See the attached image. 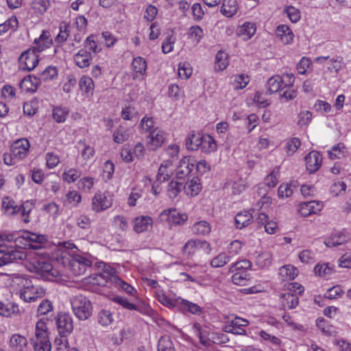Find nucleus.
Instances as JSON below:
<instances>
[{"mask_svg": "<svg viewBox=\"0 0 351 351\" xmlns=\"http://www.w3.org/2000/svg\"><path fill=\"white\" fill-rule=\"evenodd\" d=\"M34 351H51V344L49 339V335L46 323L40 319L35 327L34 336L30 339Z\"/></svg>", "mask_w": 351, "mask_h": 351, "instance_id": "f257e3e1", "label": "nucleus"}, {"mask_svg": "<svg viewBox=\"0 0 351 351\" xmlns=\"http://www.w3.org/2000/svg\"><path fill=\"white\" fill-rule=\"evenodd\" d=\"M20 284L22 286L20 297L26 302H34L45 294V290L43 287L35 286L29 279L22 278Z\"/></svg>", "mask_w": 351, "mask_h": 351, "instance_id": "f03ea898", "label": "nucleus"}, {"mask_svg": "<svg viewBox=\"0 0 351 351\" xmlns=\"http://www.w3.org/2000/svg\"><path fill=\"white\" fill-rule=\"evenodd\" d=\"M72 310L75 316L81 320L87 319L92 315V305L84 295H78L71 300Z\"/></svg>", "mask_w": 351, "mask_h": 351, "instance_id": "7ed1b4c3", "label": "nucleus"}, {"mask_svg": "<svg viewBox=\"0 0 351 351\" xmlns=\"http://www.w3.org/2000/svg\"><path fill=\"white\" fill-rule=\"evenodd\" d=\"M26 258L24 251L16 249L15 246L10 247L0 246V267L12 263L14 261L23 260Z\"/></svg>", "mask_w": 351, "mask_h": 351, "instance_id": "20e7f679", "label": "nucleus"}, {"mask_svg": "<svg viewBox=\"0 0 351 351\" xmlns=\"http://www.w3.org/2000/svg\"><path fill=\"white\" fill-rule=\"evenodd\" d=\"M19 61L23 69L30 71L37 66L39 62L38 53L32 48L29 49L21 54Z\"/></svg>", "mask_w": 351, "mask_h": 351, "instance_id": "39448f33", "label": "nucleus"}, {"mask_svg": "<svg viewBox=\"0 0 351 351\" xmlns=\"http://www.w3.org/2000/svg\"><path fill=\"white\" fill-rule=\"evenodd\" d=\"M56 326L60 335L68 336L73 330L71 316L66 313H59L56 317Z\"/></svg>", "mask_w": 351, "mask_h": 351, "instance_id": "423d86ee", "label": "nucleus"}, {"mask_svg": "<svg viewBox=\"0 0 351 351\" xmlns=\"http://www.w3.org/2000/svg\"><path fill=\"white\" fill-rule=\"evenodd\" d=\"M91 265V261L79 254L73 256L70 261L71 269L75 276L84 274Z\"/></svg>", "mask_w": 351, "mask_h": 351, "instance_id": "0eeeda50", "label": "nucleus"}, {"mask_svg": "<svg viewBox=\"0 0 351 351\" xmlns=\"http://www.w3.org/2000/svg\"><path fill=\"white\" fill-rule=\"evenodd\" d=\"M30 143L26 138H21L15 141L10 147V152L14 158L19 160L25 158L29 152Z\"/></svg>", "mask_w": 351, "mask_h": 351, "instance_id": "6e6552de", "label": "nucleus"}, {"mask_svg": "<svg viewBox=\"0 0 351 351\" xmlns=\"http://www.w3.org/2000/svg\"><path fill=\"white\" fill-rule=\"evenodd\" d=\"M195 167V160L190 157H184L176 168V178L183 180L187 177Z\"/></svg>", "mask_w": 351, "mask_h": 351, "instance_id": "1a4fd4ad", "label": "nucleus"}, {"mask_svg": "<svg viewBox=\"0 0 351 351\" xmlns=\"http://www.w3.org/2000/svg\"><path fill=\"white\" fill-rule=\"evenodd\" d=\"M112 206V199L104 193H97L92 201L93 210L96 212L103 211Z\"/></svg>", "mask_w": 351, "mask_h": 351, "instance_id": "9d476101", "label": "nucleus"}, {"mask_svg": "<svg viewBox=\"0 0 351 351\" xmlns=\"http://www.w3.org/2000/svg\"><path fill=\"white\" fill-rule=\"evenodd\" d=\"M149 138V141L147 143L149 149L156 150L165 143L166 138L165 132L159 129H154L150 132Z\"/></svg>", "mask_w": 351, "mask_h": 351, "instance_id": "9b49d317", "label": "nucleus"}, {"mask_svg": "<svg viewBox=\"0 0 351 351\" xmlns=\"http://www.w3.org/2000/svg\"><path fill=\"white\" fill-rule=\"evenodd\" d=\"M34 269L36 273L48 280H51L56 275V271L53 269L51 264L49 262L37 261Z\"/></svg>", "mask_w": 351, "mask_h": 351, "instance_id": "f8f14e48", "label": "nucleus"}, {"mask_svg": "<svg viewBox=\"0 0 351 351\" xmlns=\"http://www.w3.org/2000/svg\"><path fill=\"white\" fill-rule=\"evenodd\" d=\"M305 161L309 173H313L317 171L321 167L322 157L319 152L313 151L305 157Z\"/></svg>", "mask_w": 351, "mask_h": 351, "instance_id": "ddd939ff", "label": "nucleus"}, {"mask_svg": "<svg viewBox=\"0 0 351 351\" xmlns=\"http://www.w3.org/2000/svg\"><path fill=\"white\" fill-rule=\"evenodd\" d=\"M134 230L137 233L147 232L152 228L153 219L149 216L136 217L134 221Z\"/></svg>", "mask_w": 351, "mask_h": 351, "instance_id": "4468645a", "label": "nucleus"}, {"mask_svg": "<svg viewBox=\"0 0 351 351\" xmlns=\"http://www.w3.org/2000/svg\"><path fill=\"white\" fill-rule=\"evenodd\" d=\"M350 240V237L344 232L337 231L327 238L324 243L328 247H337L346 243Z\"/></svg>", "mask_w": 351, "mask_h": 351, "instance_id": "2eb2a0df", "label": "nucleus"}, {"mask_svg": "<svg viewBox=\"0 0 351 351\" xmlns=\"http://www.w3.org/2000/svg\"><path fill=\"white\" fill-rule=\"evenodd\" d=\"M322 205L315 201L303 202L300 205L298 213L302 217H308L320 211Z\"/></svg>", "mask_w": 351, "mask_h": 351, "instance_id": "dca6fc26", "label": "nucleus"}, {"mask_svg": "<svg viewBox=\"0 0 351 351\" xmlns=\"http://www.w3.org/2000/svg\"><path fill=\"white\" fill-rule=\"evenodd\" d=\"M23 238L28 242V245L30 248L34 250H38L41 248L42 244L46 241L45 237L41 234H37L29 232L24 233Z\"/></svg>", "mask_w": 351, "mask_h": 351, "instance_id": "f3484780", "label": "nucleus"}, {"mask_svg": "<svg viewBox=\"0 0 351 351\" xmlns=\"http://www.w3.org/2000/svg\"><path fill=\"white\" fill-rule=\"evenodd\" d=\"M52 44V40L49 38V32L43 31L39 38H36L34 42V46L32 48L36 52L39 53L49 48Z\"/></svg>", "mask_w": 351, "mask_h": 351, "instance_id": "a211bd4d", "label": "nucleus"}, {"mask_svg": "<svg viewBox=\"0 0 351 351\" xmlns=\"http://www.w3.org/2000/svg\"><path fill=\"white\" fill-rule=\"evenodd\" d=\"M73 60L78 67L84 69L90 64L92 54L90 51H88L84 49H82L74 55Z\"/></svg>", "mask_w": 351, "mask_h": 351, "instance_id": "6ab92c4d", "label": "nucleus"}, {"mask_svg": "<svg viewBox=\"0 0 351 351\" xmlns=\"http://www.w3.org/2000/svg\"><path fill=\"white\" fill-rule=\"evenodd\" d=\"M160 215L161 216H167V219L171 221L173 223L177 225L183 224L188 219L186 214H182L175 208L165 210Z\"/></svg>", "mask_w": 351, "mask_h": 351, "instance_id": "aec40b11", "label": "nucleus"}, {"mask_svg": "<svg viewBox=\"0 0 351 351\" xmlns=\"http://www.w3.org/2000/svg\"><path fill=\"white\" fill-rule=\"evenodd\" d=\"M276 35L284 45L291 43L294 36L289 27L286 25H278L276 29Z\"/></svg>", "mask_w": 351, "mask_h": 351, "instance_id": "412c9836", "label": "nucleus"}, {"mask_svg": "<svg viewBox=\"0 0 351 351\" xmlns=\"http://www.w3.org/2000/svg\"><path fill=\"white\" fill-rule=\"evenodd\" d=\"M9 343L14 351H25L27 346V340L21 335L14 334L10 337Z\"/></svg>", "mask_w": 351, "mask_h": 351, "instance_id": "4be33fe9", "label": "nucleus"}, {"mask_svg": "<svg viewBox=\"0 0 351 351\" xmlns=\"http://www.w3.org/2000/svg\"><path fill=\"white\" fill-rule=\"evenodd\" d=\"M256 31V27L254 23L245 22L241 26L238 27L237 34L244 40H247L254 35Z\"/></svg>", "mask_w": 351, "mask_h": 351, "instance_id": "5701e85b", "label": "nucleus"}, {"mask_svg": "<svg viewBox=\"0 0 351 351\" xmlns=\"http://www.w3.org/2000/svg\"><path fill=\"white\" fill-rule=\"evenodd\" d=\"M58 76V70L56 67L49 66L44 71H43L38 77H34L36 86H39L41 81L52 80Z\"/></svg>", "mask_w": 351, "mask_h": 351, "instance_id": "b1692460", "label": "nucleus"}, {"mask_svg": "<svg viewBox=\"0 0 351 351\" xmlns=\"http://www.w3.org/2000/svg\"><path fill=\"white\" fill-rule=\"evenodd\" d=\"M267 92L269 94H274L278 91H282L283 88V78L280 75H274L267 80Z\"/></svg>", "mask_w": 351, "mask_h": 351, "instance_id": "393cba45", "label": "nucleus"}, {"mask_svg": "<svg viewBox=\"0 0 351 351\" xmlns=\"http://www.w3.org/2000/svg\"><path fill=\"white\" fill-rule=\"evenodd\" d=\"M238 11V4L236 0H223L220 12L226 17H232Z\"/></svg>", "mask_w": 351, "mask_h": 351, "instance_id": "a878e982", "label": "nucleus"}, {"mask_svg": "<svg viewBox=\"0 0 351 351\" xmlns=\"http://www.w3.org/2000/svg\"><path fill=\"white\" fill-rule=\"evenodd\" d=\"M298 274L297 268L291 265L282 266L279 269V278L282 281L293 280Z\"/></svg>", "mask_w": 351, "mask_h": 351, "instance_id": "bb28decb", "label": "nucleus"}, {"mask_svg": "<svg viewBox=\"0 0 351 351\" xmlns=\"http://www.w3.org/2000/svg\"><path fill=\"white\" fill-rule=\"evenodd\" d=\"M172 166V161L165 160L160 166L156 176L158 182H164L167 180L171 174V170L168 169Z\"/></svg>", "mask_w": 351, "mask_h": 351, "instance_id": "cd10ccee", "label": "nucleus"}, {"mask_svg": "<svg viewBox=\"0 0 351 351\" xmlns=\"http://www.w3.org/2000/svg\"><path fill=\"white\" fill-rule=\"evenodd\" d=\"M202 135L200 133H191L186 139V146L189 150L195 151L200 148Z\"/></svg>", "mask_w": 351, "mask_h": 351, "instance_id": "c85d7f7f", "label": "nucleus"}, {"mask_svg": "<svg viewBox=\"0 0 351 351\" xmlns=\"http://www.w3.org/2000/svg\"><path fill=\"white\" fill-rule=\"evenodd\" d=\"M184 182L181 181H171L167 187V195L171 199L176 198L184 190Z\"/></svg>", "mask_w": 351, "mask_h": 351, "instance_id": "c756f323", "label": "nucleus"}, {"mask_svg": "<svg viewBox=\"0 0 351 351\" xmlns=\"http://www.w3.org/2000/svg\"><path fill=\"white\" fill-rule=\"evenodd\" d=\"M201 141L200 148L203 152L210 153L216 150L217 144L215 139L210 135L203 134Z\"/></svg>", "mask_w": 351, "mask_h": 351, "instance_id": "7c9ffc66", "label": "nucleus"}, {"mask_svg": "<svg viewBox=\"0 0 351 351\" xmlns=\"http://www.w3.org/2000/svg\"><path fill=\"white\" fill-rule=\"evenodd\" d=\"M282 305L285 308L293 309L295 308L299 303V298L293 293H285L282 295Z\"/></svg>", "mask_w": 351, "mask_h": 351, "instance_id": "2f4dec72", "label": "nucleus"}, {"mask_svg": "<svg viewBox=\"0 0 351 351\" xmlns=\"http://www.w3.org/2000/svg\"><path fill=\"white\" fill-rule=\"evenodd\" d=\"M252 217V215L247 211L238 213L234 219L235 227L237 229H242L249 224Z\"/></svg>", "mask_w": 351, "mask_h": 351, "instance_id": "473e14b6", "label": "nucleus"}, {"mask_svg": "<svg viewBox=\"0 0 351 351\" xmlns=\"http://www.w3.org/2000/svg\"><path fill=\"white\" fill-rule=\"evenodd\" d=\"M184 186V193L191 197L197 195L201 190L200 184L194 179L186 182Z\"/></svg>", "mask_w": 351, "mask_h": 351, "instance_id": "72a5a7b5", "label": "nucleus"}, {"mask_svg": "<svg viewBox=\"0 0 351 351\" xmlns=\"http://www.w3.org/2000/svg\"><path fill=\"white\" fill-rule=\"evenodd\" d=\"M130 135V130L129 128L119 126L113 134V140L117 143H122L127 141Z\"/></svg>", "mask_w": 351, "mask_h": 351, "instance_id": "f704fd0d", "label": "nucleus"}, {"mask_svg": "<svg viewBox=\"0 0 351 351\" xmlns=\"http://www.w3.org/2000/svg\"><path fill=\"white\" fill-rule=\"evenodd\" d=\"M199 245V239L189 240L183 246L182 253L187 257H191L195 254L197 251Z\"/></svg>", "mask_w": 351, "mask_h": 351, "instance_id": "c9c22d12", "label": "nucleus"}, {"mask_svg": "<svg viewBox=\"0 0 351 351\" xmlns=\"http://www.w3.org/2000/svg\"><path fill=\"white\" fill-rule=\"evenodd\" d=\"M232 276V281L234 285L245 286L250 280V274L246 271H235Z\"/></svg>", "mask_w": 351, "mask_h": 351, "instance_id": "e433bc0d", "label": "nucleus"}, {"mask_svg": "<svg viewBox=\"0 0 351 351\" xmlns=\"http://www.w3.org/2000/svg\"><path fill=\"white\" fill-rule=\"evenodd\" d=\"M272 256L268 252L260 253L255 259L256 265L260 268L269 267L271 264Z\"/></svg>", "mask_w": 351, "mask_h": 351, "instance_id": "4c0bfd02", "label": "nucleus"}, {"mask_svg": "<svg viewBox=\"0 0 351 351\" xmlns=\"http://www.w3.org/2000/svg\"><path fill=\"white\" fill-rule=\"evenodd\" d=\"M19 22L18 19L15 16H11L9 19L5 21L3 23L0 24V35L12 30L14 32L18 27Z\"/></svg>", "mask_w": 351, "mask_h": 351, "instance_id": "58836bf2", "label": "nucleus"}, {"mask_svg": "<svg viewBox=\"0 0 351 351\" xmlns=\"http://www.w3.org/2000/svg\"><path fill=\"white\" fill-rule=\"evenodd\" d=\"M211 230L210 226L206 221H200L196 222L192 226V231L194 234L199 235H206L210 233Z\"/></svg>", "mask_w": 351, "mask_h": 351, "instance_id": "ea45409f", "label": "nucleus"}, {"mask_svg": "<svg viewBox=\"0 0 351 351\" xmlns=\"http://www.w3.org/2000/svg\"><path fill=\"white\" fill-rule=\"evenodd\" d=\"M228 64V55L223 51H219L215 57V69L216 71L224 70Z\"/></svg>", "mask_w": 351, "mask_h": 351, "instance_id": "a19ab883", "label": "nucleus"}, {"mask_svg": "<svg viewBox=\"0 0 351 351\" xmlns=\"http://www.w3.org/2000/svg\"><path fill=\"white\" fill-rule=\"evenodd\" d=\"M34 206V203L32 200L31 201H26L23 202L21 206H19V208H20L19 213H21L23 221L25 223L29 222V214L32 210Z\"/></svg>", "mask_w": 351, "mask_h": 351, "instance_id": "79ce46f5", "label": "nucleus"}, {"mask_svg": "<svg viewBox=\"0 0 351 351\" xmlns=\"http://www.w3.org/2000/svg\"><path fill=\"white\" fill-rule=\"evenodd\" d=\"M157 349L158 351H175L173 343L169 336H162L160 338Z\"/></svg>", "mask_w": 351, "mask_h": 351, "instance_id": "37998d69", "label": "nucleus"}, {"mask_svg": "<svg viewBox=\"0 0 351 351\" xmlns=\"http://www.w3.org/2000/svg\"><path fill=\"white\" fill-rule=\"evenodd\" d=\"M133 71L136 73V75L140 74L144 75L147 68V63L144 58L141 57H137L134 58L132 64Z\"/></svg>", "mask_w": 351, "mask_h": 351, "instance_id": "c03bdc74", "label": "nucleus"}, {"mask_svg": "<svg viewBox=\"0 0 351 351\" xmlns=\"http://www.w3.org/2000/svg\"><path fill=\"white\" fill-rule=\"evenodd\" d=\"M69 110L66 108H62V107H55L53 109V117L54 120L57 123H64L68 115H69Z\"/></svg>", "mask_w": 351, "mask_h": 351, "instance_id": "a18cd8bd", "label": "nucleus"}, {"mask_svg": "<svg viewBox=\"0 0 351 351\" xmlns=\"http://www.w3.org/2000/svg\"><path fill=\"white\" fill-rule=\"evenodd\" d=\"M110 281L114 284V285L118 287L121 288L123 291H125L127 293L130 295H132L133 292L134 291V288L127 283L126 282L123 281L121 279H120L117 276H112L110 277Z\"/></svg>", "mask_w": 351, "mask_h": 351, "instance_id": "49530a36", "label": "nucleus"}, {"mask_svg": "<svg viewBox=\"0 0 351 351\" xmlns=\"http://www.w3.org/2000/svg\"><path fill=\"white\" fill-rule=\"evenodd\" d=\"M2 207L9 215H15L20 211L19 206L15 205V202L8 197H5L3 199Z\"/></svg>", "mask_w": 351, "mask_h": 351, "instance_id": "de8ad7c7", "label": "nucleus"}, {"mask_svg": "<svg viewBox=\"0 0 351 351\" xmlns=\"http://www.w3.org/2000/svg\"><path fill=\"white\" fill-rule=\"evenodd\" d=\"M97 319L101 325L109 326L113 322L112 314L108 310H101L97 315Z\"/></svg>", "mask_w": 351, "mask_h": 351, "instance_id": "09e8293b", "label": "nucleus"}, {"mask_svg": "<svg viewBox=\"0 0 351 351\" xmlns=\"http://www.w3.org/2000/svg\"><path fill=\"white\" fill-rule=\"evenodd\" d=\"M252 267V263L250 261L247 259H243L239 261L236 262L233 265L230 267L229 271L230 273H234L235 271H246L250 269Z\"/></svg>", "mask_w": 351, "mask_h": 351, "instance_id": "8fccbe9b", "label": "nucleus"}, {"mask_svg": "<svg viewBox=\"0 0 351 351\" xmlns=\"http://www.w3.org/2000/svg\"><path fill=\"white\" fill-rule=\"evenodd\" d=\"M231 259V256L221 253L212 259L210 265L213 267H221L226 265Z\"/></svg>", "mask_w": 351, "mask_h": 351, "instance_id": "3c124183", "label": "nucleus"}, {"mask_svg": "<svg viewBox=\"0 0 351 351\" xmlns=\"http://www.w3.org/2000/svg\"><path fill=\"white\" fill-rule=\"evenodd\" d=\"M94 38L95 36L93 34L86 38L84 41V49L90 51V53L92 51L94 53H98L101 49L97 44Z\"/></svg>", "mask_w": 351, "mask_h": 351, "instance_id": "603ef678", "label": "nucleus"}, {"mask_svg": "<svg viewBox=\"0 0 351 351\" xmlns=\"http://www.w3.org/2000/svg\"><path fill=\"white\" fill-rule=\"evenodd\" d=\"M280 168L276 167L265 178V184L269 187H274L278 182Z\"/></svg>", "mask_w": 351, "mask_h": 351, "instance_id": "864d4df0", "label": "nucleus"}, {"mask_svg": "<svg viewBox=\"0 0 351 351\" xmlns=\"http://www.w3.org/2000/svg\"><path fill=\"white\" fill-rule=\"evenodd\" d=\"M81 176V171L76 169H69L62 174V178L68 183L74 182Z\"/></svg>", "mask_w": 351, "mask_h": 351, "instance_id": "5fc2aeb1", "label": "nucleus"}, {"mask_svg": "<svg viewBox=\"0 0 351 351\" xmlns=\"http://www.w3.org/2000/svg\"><path fill=\"white\" fill-rule=\"evenodd\" d=\"M193 70L190 64L187 62L180 63L178 74L180 78L188 79L192 74Z\"/></svg>", "mask_w": 351, "mask_h": 351, "instance_id": "6e6d98bb", "label": "nucleus"}, {"mask_svg": "<svg viewBox=\"0 0 351 351\" xmlns=\"http://www.w3.org/2000/svg\"><path fill=\"white\" fill-rule=\"evenodd\" d=\"M343 293L342 287L340 285H336L328 289L325 293V297L330 300H334L341 297Z\"/></svg>", "mask_w": 351, "mask_h": 351, "instance_id": "4d7b16f0", "label": "nucleus"}, {"mask_svg": "<svg viewBox=\"0 0 351 351\" xmlns=\"http://www.w3.org/2000/svg\"><path fill=\"white\" fill-rule=\"evenodd\" d=\"M279 96L280 99L288 101L297 97V91L293 87H287L283 90L280 91Z\"/></svg>", "mask_w": 351, "mask_h": 351, "instance_id": "13d9d810", "label": "nucleus"}, {"mask_svg": "<svg viewBox=\"0 0 351 351\" xmlns=\"http://www.w3.org/2000/svg\"><path fill=\"white\" fill-rule=\"evenodd\" d=\"M94 184L93 178L84 177L77 182V187L84 192H89Z\"/></svg>", "mask_w": 351, "mask_h": 351, "instance_id": "bf43d9fd", "label": "nucleus"}, {"mask_svg": "<svg viewBox=\"0 0 351 351\" xmlns=\"http://www.w3.org/2000/svg\"><path fill=\"white\" fill-rule=\"evenodd\" d=\"M343 58L337 57V58H331L329 60L328 69L330 72L338 73L342 68Z\"/></svg>", "mask_w": 351, "mask_h": 351, "instance_id": "052dcab7", "label": "nucleus"}, {"mask_svg": "<svg viewBox=\"0 0 351 351\" xmlns=\"http://www.w3.org/2000/svg\"><path fill=\"white\" fill-rule=\"evenodd\" d=\"M181 304L183 307L186 308L192 314L200 315L202 312V309L199 306L186 300H182Z\"/></svg>", "mask_w": 351, "mask_h": 351, "instance_id": "680f3d73", "label": "nucleus"}, {"mask_svg": "<svg viewBox=\"0 0 351 351\" xmlns=\"http://www.w3.org/2000/svg\"><path fill=\"white\" fill-rule=\"evenodd\" d=\"M189 37L194 41L199 43L204 36V31L198 25L193 26L189 29Z\"/></svg>", "mask_w": 351, "mask_h": 351, "instance_id": "e2e57ef3", "label": "nucleus"}, {"mask_svg": "<svg viewBox=\"0 0 351 351\" xmlns=\"http://www.w3.org/2000/svg\"><path fill=\"white\" fill-rule=\"evenodd\" d=\"M80 86L82 91L88 93L93 90V81L88 76H83L80 81Z\"/></svg>", "mask_w": 351, "mask_h": 351, "instance_id": "0e129e2a", "label": "nucleus"}, {"mask_svg": "<svg viewBox=\"0 0 351 351\" xmlns=\"http://www.w3.org/2000/svg\"><path fill=\"white\" fill-rule=\"evenodd\" d=\"M301 145V141L298 138H292L287 141L286 144L287 152L289 155L293 154Z\"/></svg>", "mask_w": 351, "mask_h": 351, "instance_id": "69168bd1", "label": "nucleus"}, {"mask_svg": "<svg viewBox=\"0 0 351 351\" xmlns=\"http://www.w3.org/2000/svg\"><path fill=\"white\" fill-rule=\"evenodd\" d=\"M285 12L293 23H297L300 19V12L299 10L291 5L287 7L285 9Z\"/></svg>", "mask_w": 351, "mask_h": 351, "instance_id": "338daca9", "label": "nucleus"}, {"mask_svg": "<svg viewBox=\"0 0 351 351\" xmlns=\"http://www.w3.org/2000/svg\"><path fill=\"white\" fill-rule=\"evenodd\" d=\"M69 27V25L66 23L64 26H60V32L55 38L56 43H63L67 40L70 33Z\"/></svg>", "mask_w": 351, "mask_h": 351, "instance_id": "774afa93", "label": "nucleus"}]
</instances>
